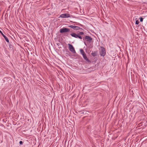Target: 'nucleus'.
<instances>
[{
	"mask_svg": "<svg viewBox=\"0 0 147 147\" xmlns=\"http://www.w3.org/2000/svg\"><path fill=\"white\" fill-rule=\"evenodd\" d=\"M0 33L2 35L4 38L5 39V40L7 41V42H9V40L8 38L3 34L1 30H0Z\"/></svg>",
	"mask_w": 147,
	"mask_h": 147,
	"instance_id": "8",
	"label": "nucleus"
},
{
	"mask_svg": "<svg viewBox=\"0 0 147 147\" xmlns=\"http://www.w3.org/2000/svg\"><path fill=\"white\" fill-rule=\"evenodd\" d=\"M70 17L69 14L68 13L62 14L60 16V17L62 18H68Z\"/></svg>",
	"mask_w": 147,
	"mask_h": 147,
	"instance_id": "6",
	"label": "nucleus"
},
{
	"mask_svg": "<svg viewBox=\"0 0 147 147\" xmlns=\"http://www.w3.org/2000/svg\"><path fill=\"white\" fill-rule=\"evenodd\" d=\"M84 33L83 32H80L79 33L76 34L75 33L72 32L70 34V35L73 37L76 38H78L80 39H82V37L80 35H83Z\"/></svg>",
	"mask_w": 147,
	"mask_h": 147,
	"instance_id": "1",
	"label": "nucleus"
},
{
	"mask_svg": "<svg viewBox=\"0 0 147 147\" xmlns=\"http://www.w3.org/2000/svg\"><path fill=\"white\" fill-rule=\"evenodd\" d=\"M70 29H69L63 28H61L60 30V32L61 33H66L70 31Z\"/></svg>",
	"mask_w": 147,
	"mask_h": 147,
	"instance_id": "3",
	"label": "nucleus"
},
{
	"mask_svg": "<svg viewBox=\"0 0 147 147\" xmlns=\"http://www.w3.org/2000/svg\"><path fill=\"white\" fill-rule=\"evenodd\" d=\"M83 40L84 41L88 42H90L92 40V37L88 36H86L84 37L83 38ZM84 44L86 45V43L84 42Z\"/></svg>",
	"mask_w": 147,
	"mask_h": 147,
	"instance_id": "2",
	"label": "nucleus"
},
{
	"mask_svg": "<svg viewBox=\"0 0 147 147\" xmlns=\"http://www.w3.org/2000/svg\"><path fill=\"white\" fill-rule=\"evenodd\" d=\"M80 51L81 54L82 55H83V54H84L85 53L84 51V50L82 49H80Z\"/></svg>",
	"mask_w": 147,
	"mask_h": 147,
	"instance_id": "10",
	"label": "nucleus"
},
{
	"mask_svg": "<svg viewBox=\"0 0 147 147\" xmlns=\"http://www.w3.org/2000/svg\"><path fill=\"white\" fill-rule=\"evenodd\" d=\"M66 36H68V35H67Z\"/></svg>",
	"mask_w": 147,
	"mask_h": 147,
	"instance_id": "17",
	"label": "nucleus"
},
{
	"mask_svg": "<svg viewBox=\"0 0 147 147\" xmlns=\"http://www.w3.org/2000/svg\"><path fill=\"white\" fill-rule=\"evenodd\" d=\"M68 45L69 46V50L72 52L74 53H76V52L75 51V49L74 48V47L73 46H72V45H71L70 44H68Z\"/></svg>",
	"mask_w": 147,
	"mask_h": 147,
	"instance_id": "4",
	"label": "nucleus"
},
{
	"mask_svg": "<svg viewBox=\"0 0 147 147\" xmlns=\"http://www.w3.org/2000/svg\"><path fill=\"white\" fill-rule=\"evenodd\" d=\"M100 55L102 56H104L106 54V51L105 48L102 47H101V52L100 54Z\"/></svg>",
	"mask_w": 147,
	"mask_h": 147,
	"instance_id": "5",
	"label": "nucleus"
},
{
	"mask_svg": "<svg viewBox=\"0 0 147 147\" xmlns=\"http://www.w3.org/2000/svg\"><path fill=\"white\" fill-rule=\"evenodd\" d=\"M143 19L142 17H140V22H142L143 21Z\"/></svg>",
	"mask_w": 147,
	"mask_h": 147,
	"instance_id": "15",
	"label": "nucleus"
},
{
	"mask_svg": "<svg viewBox=\"0 0 147 147\" xmlns=\"http://www.w3.org/2000/svg\"><path fill=\"white\" fill-rule=\"evenodd\" d=\"M139 22L138 20H136V21L135 24L136 25H138L139 24Z\"/></svg>",
	"mask_w": 147,
	"mask_h": 147,
	"instance_id": "14",
	"label": "nucleus"
},
{
	"mask_svg": "<svg viewBox=\"0 0 147 147\" xmlns=\"http://www.w3.org/2000/svg\"><path fill=\"white\" fill-rule=\"evenodd\" d=\"M68 27H70V28L75 30V26H73V25H70V26H68Z\"/></svg>",
	"mask_w": 147,
	"mask_h": 147,
	"instance_id": "13",
	"label": "nucleus"
},
{
	"mask_svg": "<svg viewBox=\"0 0 147 147\" xmlns=\"http://www.w3.org/2000/svg\"><path fill=\"white\" fill-rule=\"evenodd\" d=\"M19 144L20 145H22L23 144V142L22 141H21L20 142Z\"/></svg>",
	"mask_w": 147,
	"mask_h": 147,
	"instance_id": "16",
	"label": "nucleus"
},
{
	"mask_svg": "<svg viewBox=\"0 0 147 147\" xmlns=\"http://www.w3.org/2000/svg\"><path fill=\"white\" fill-rule=\"evenodd\" d=\"M84 59L89 63H90L91 61L87 57L86 54L85 53L82 55Z\"/></svg>",
	"mask_w": 147,
	"mask_h": 147,
	"instance_id": "7",
	"label": "nucleus"
},
{
	"mask_svg": "<svg viewBox=\"0 0 147 147\" xmlns=\"http://www.w3.org/2000/svg\"><path fill=\"white\" fill-rule=\"evenodd\" d=\"M80 29H82V28H80V27H79V26H75V30H80Z\"/></svg>",
	"mask_w": 147,
	"mask_h": 147,
	"instance_id": "12",
	"label": "nucleus"
},
{
	"mask_svg": "<svg viewBox=\"0 0 147 147\" xmlns=\"http://www.w3.org/2000/svg\"><path fill=\"white\" fill-rule=\"evenodd\" d=\"M9 46L10 50H12L13 49V46L11 44H9Z\"/></svg>",
	"mask_w": 147,
	"mask_h": 147,
	"instance_id": "11",
	"label": "nucleus"
},
{
	"mask_svg": "<svg viewBox=\"0 0 147 147\" xmlns=\"http://www.w3.org/2000/svg\"><path fill=\"white\" fill-rule=\"evenodd\" d=\"M91 55L93 57H95L97 56V53L96 52H92L91 53Z\"/></svg>",
	"mask_w": 147,
	"mask_h": 147,
	"instance_id": "9",
	"label": "nucleus"
}]
</instances>
